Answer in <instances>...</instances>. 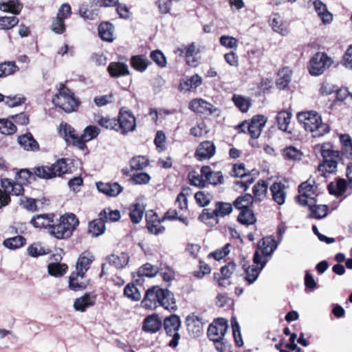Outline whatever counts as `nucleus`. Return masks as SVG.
Here are the masks:
<instances>
[{"label":"nucleus","mask_w":352,"mask_h":352,"mask_svg":"<svg viewBox=\"0 0 352 352\" xmlns=\"http://www.w3.org/2000/svg\"><path fill=\"white\" fill-rule=\"evenodd\" d=\"M271 26L275 32L282 35H286L287 34V30L282 23L281 19L279 16L274 17L272 19Z\"/></svg>","instance_id":"64"},{"label":"nucleus","mask_w":352,"mask_h":352,"mask_svg":"<svg viewBox=\"0 0 352 352\" xmlns=\"http://www.w3.org/2000/svg\"><path fill=\"white\" fill-rule=\"evenodd\" d=\"M339 157H331L323 160V163L318 166V171L322 175L326 177V173H332L336 171Z\"/></svg>","instance_id":"32"},{"label":"nucleus","mask_w":352,"mask_h":352,"mask_svg":"<svg viewBox=\"0 0 352 352\" xmlns=\"http://www.w3.org/2000/svg\"><path fill=\"white\" fill-rule=\"evenodd\" d=\"M233 271L228 268V265L221 267L219 272L214 274V278L217 281L219 287H226L230 285V278Z\"/></svg>","instance_id":"22"},{"label":"nucleus","mask_w":352,"mask_h":352,"mask_svg":"<svg viewBox=\"0 0 352 352\" xmlns=\"http://www.w3.org/2000/svg\"><path fill=\"white\" fill-rule=\"evenodd\" d=\"M215 207L219 217H224L230 214L232 211V206L229 203L217 202Z\"/></svg>","instance_id":"60"},{"label":"nucleus","mask_w":352,"mask_h":352,"mask_svg":"<svg viewBox=\"0 0 352 352\" xmlns=\"http://www.w3.org/2000/svg\"><path fill=\"white\" fill-rule=\"evenodd\" d=\"M162 221V219L155 221L154 223L153 221H148V223H146V228L149 232L154 234L162 233L165 230L164 227L161 225Z\"/></svg>","instance_id":"63"},{"label":"nucleus","mask_w":352,"mask_h":352,"mask_svg":"<svg viewBox=\"0 0 352 352\" xmlns=\"http://www.w3.org/2000/svg\"><path fill=\"white\" fill-rule=\"evenodd\" d=\"M254 197L250 194H245L239 197L233 203L234 207L242 211L250 209L249 206L253 203Z\"/></svg>","instance_id":"42"},{"label":"nucleus","mask_w":352,"mask_h":352,"mask_svg":"<svg viewBox=\"0 0 352 352\" xmlns=\"http://www.w3.org/2000/svg\"><path fill=\"white\" fill-rule=\"evenodd\" d=\"M100 133V130L96 126H88L83 131V133L79 136V140L77 142V146L80 149H84L85 143L96 138Z\"/></svg>","instance_id":"17"},{"label":"nucleus","mask_w":352,"mask_h":352,"mask_svg":"<svg viewBox=\"0 0 352 352\" xmlns=\"http://www.w3.org/2000/svg\"><path fill=\"white\" fill-rule=\"evenodd\" d=\"M267 118L263 115L254 116L250 122L245 121L239 127L241 132L248 133L252 138H258L267 122Z\"/></svg>","instance_id":"6"},{"label":"nucleus","mask_w":352,"mask_h":352,"mask_svg":"<svg viewBox=\"0 0 352 352\" xmlns=\"http://www.w3.org/2000/svg\"><path fill=\"white\" fill-rule=\"evenodd\" d=\"M159 273L157 265H142L138 270L137 274L140 277L146 276L152 278Z\"/></svg>","instance_id":"46"},{"label":"nucleus","mask_w":352,"mask_h":352,"mask_svg":"<svg viewBox=\"0 0 352 352\" xmlns=\"http://www.w3.org/2000/svg\"><path fill=\"white\" fill-rule=\"evenodd\" d=\"M54 218V214H37L32 217L30 223L34 228L48 229L50 231L53 225Z\"/></svg>","instance_id":"16"},{"label":"nucleus","mask_w":352,"mask_h":352,"mask_svg":"<svg viewBox=\"0 0 352 352\" xmlns=\"http://www.w3.org/2000/svg\"><path fill=\"white\" fill-rule=\"evenodd\" d=\"M26 242L25 239L22 236H16L4 240L3 245L7 248L15 250L22 247Z\"/></svg>","instance_id":"43"},{"label":"nucleus","mask_w":352,"mask_h":352,"mask_svg":"<svg viewBox=\"0 0 352 352\" xmlns=\"http://www.w3.org/2000/svg\"><path fill=\"white\" fill-rule=\"evenodd\" d=\"M117 131L125 135L133 131L136 127V120L133 112L126 107H122L119 112L117 120Z\"/></svg>","instance_id":"5"},{"label":"nucleus","mask_w":352,"mask_h":352,"mask_svg":"<svg viewBox=\"0 0 352 352\" xmlns=\"http://www.w3.org/2000/svg\"><path fill=\"white\" fill-rule=\"evenodd\" d=\"M181 325V321L177 315L173 314L169 317H166L164 321V329L166 333L172 337L171 340L168 343V346L175 348L178 345L180 339L178 331Z\"/></svg>","instance_id":"7"},{"label":"nucleus","mask_w":352,"mask_h":352,"mask_svg":"<svg viewBox=\"0 0 352 352\" xmlns=\"http://www.w3.org/2000/svg\"><path fill=\"white\" fill-rule=\"evenodd\" d=\"M162 327V322L157 314H152L147 316L143 322V330L145 332L154 333L158 331Z\"/></svg>","instance_id":"19"},{"label":"nucleus","mask_w":352,"mask_h":352,"mask_svg":"<svg viewBox=\"0 0 352 352\" xmlns=\"http://www.w3.org/2000/svg\"><path fill=\"white\" fill-rule=\"evenodd\" d=\"M19 19L16 16L0 17V30H10L19 23Z\"/></svg>","instance_id":"54"},{"label":"nucleus","mask_w":352,"mask_h":352,"mask_svg":"<svg viewBox=\"0 0 352 352\" xmlns=\"http://www.w3.org/2000/svg\"><path fill=\"white\" fill-rule=\"evenodd\" d=\"M331 59L322 52H317L310 60L309 70L313 76H319L331 65Z\"/></svg>","instance_id":"8"},{"label":"nucleus","mask_w":352,"mask_h":352,"mask_svg":"<svg viewBox=\"0 0 352 352\" xmlns=\"http://www.w3.org/2000/svg\"><path fill=\"white\" fill-rule=\"evenodd\" d=\"M59 219L63 223L65 234L67 236V238L69 237L78 226L79 223L78 219L72 213L63 215Z\"/></svg>","instance_id":"15"},{"label":"nucleus","mask_w":352,"mask_h":352,"mask_svg":"<svg viewBox=\"0 0 352 352\" xmlns=\"http://www.w3.org/2000/svg\"><path fill=\"white\" fill-rule=\"evenodd\" d=\"M32 170L35 176L50 179L67 173L68 166L65 159H60L52 164L36 166Z\"/></svg>","instance_id":"4"},{"label":"nucleus","mask_w":352,"mask_h":352,"mask_svg":"<svg viewBox=\"0 0 352 352\" xmlns=\"http://www.w3.org/2000/svg\"><path fill=\"white\" fill-rule=\"evenodd\" d=\"M50 233L59 239L67 238V236L65 234L63 223L60 222V219H56V221L54 220Z\"/></svg>","instance_id":"49"},{"label":"nucleus","mask_w":352,"mask_h":352,"mask_svg":"<svg viewBox=\"0 0 352 352\" xmlns=\"http://www.w3.org/2000/svg\"><path fill=\"white\" fill-rule=\"evenodd\" d=\"M22 8L23 5L18 0H9L8 2L0 3V10L14 14H19Z\"/></svg>","instance_id":"37"},{"label":"nucleus","mask_w":352,"mask_h":352,"mask_svg":"<svg viewBox=\"0 0 352 352\" xmlns=\"http://www.w3.org/2000/svg\"><path fill=\"white\" fill-rule=\"evenodd\" d=\"M258 250L263 256H270L277 248L275 240L271 236L262 239L258 243Z\"/></svg>","instance_id":"25"},{"label":"nucleus","mask_w":352,"mask_h":352,"mask_svg":"<svg viewBox=\"0 0 352 352\" xmlns=\"http://www.w3.org/2000/svg\"><path fill=\"white\" fill-rule=\"evenodd\" d=\"M59 133L66 142H71L77 146L79 136L76 134L75 130L67 123H61L59 126Z\"/></svg>","instance_id":"24"},{"label":"nucleus","mask_w":352,"mask_h":352,"mask_svg":"<svg viewBox=\"0 0 352 352\" xmlns=\"http://www.w3.org/2000/svg\"><path fill=\"white\" fill-rule=\"evenodd\" d=\"M105 221H117L120 219V213L118 210H112L110 208H104L99 214Z\"/></svg>","instance_id":"53"},{"label":"nucleus","mask_w":352,"mask_h":352,"mask_svg":"<svg viewBox=\"0 0 352 352\" xmlns=\"http://www.w3.org/2000/svg\"><path fill=\"white\" fill-rule=\"evenodd\" d=\"M319 151L324 160L331 157H339V152L332 149V145L329 143L323 144L320 148Z\"/></svg>","instance_id":"50"},{"label":"nucleus","mask_w":352,"mask_h":352,"mask_svg":"<svg viewBox=\"0 0 352 352\" xmlns=\"http://www.w3.org/2000/svg\"><path fill=\"white\" fill-rule=\"evenodd\" d=\"M124 294L127 298L134 301H138L141 299L142 295L138 287L133 284H128L124 289Z\"/></svg>","instance_id":"48"},{"label":"nucleus","mask_w":352,"mask_h":352,"mask_svg":"<svg viewBox=\"0 0 352 352\" xmlns=\"http://www.w3.org/2000/svg\"><path fill=\"white\" fill-rule=\"evenodd\" d=\"M145 208V205L140 202H135L130 206L129 216L132 223L137 224L142 221Z\"/></svg>","instance_id":"23"},{"label":"nucleus","mask_w":352,"mask_h":352,"mask_svg":"<svg viewBox=\"0 0 352 352\" xmlns=\"http://www.w3.org/2000/svg\"><path fill=\"white\" fill-rule=\"evenodd\" d=\"M202 78L197 74L192 76L190 78L184 80L179 84V89L182 91H189L196 89L201 85Z\"/></svg>","instance_id":"30"},{"label":"nucleus","mask_w":352,"mask_h":352,"mask_svg":"<svg viewBox=\"0 0 352 352\" xmlns=\"http://www.w3.org/2000/svg\"><path fill=\"white\" fill-rule=\"evenodd\" d=\"M52 102L66 113L75 111L79 104L74 94L63 85H60L58 92L53 98Z\"/></svg>","instance_id":"3"},{"label":"nucleus","mask_w":352,"mask_h":352,"mask_svg":"<svg viewBox=\"0 0 352 352\" xmlns=\"http://www.w3.org/2000/svg\"><path fill=\"white\" fill-rule=\"evenodd\" d=\"M189 108L197 113L212 114L216 111L214 106L203 99H195L189 103Z\"/></svg>","instance_id":"12"},{"label":"nucleus","mask_w":352,"mask_h":352,"mask_svg":"<svg viewBox=\"0 0 352 352\" xmlns=\"http://www.w3.org/2000/svg\"><path fill=\"white\" fill-rule=\"evenodd\" d=\"M14 182H12L11 179L4 178L1 179V186L4 190V192L0 190V208L8 205L10 201L9 192L10 188Z\"/></svg>","instance_id":"26"},{"label":"nucleus","mask_w":352,"mask_h":352,"mask_svg":"<svg viewBox=\"0 0 352 352\" xmlns=\"http://www.w3.org/2000/svg\"><path fill=\"white\" fill-rule=\"evenodd\" d=\"M238 221L243 225H252L256 222V218L252 210L246 209L241 211Z\"/></svg>","instance_id":"44"},{"label":"nucleus","mask_w":352,"mask_h":352,"mask_svg":"<svg viewBox=\"0 0 352 352\" xmlns=\"http://www.w3.org/2000/svg\"><path fill=\"white\" fill-rule=\"evenodd\" d=\"M151 176L146 173L134 174L130 179L131 182L135 185H144L149 183Z\"/></svg>","instance_id":"57"},{"label":"nucleus","mask_w":352,"mask_h":352,"mask_svg":"<svg viewBox=\"0 0 352 352\" xmlns=\"http://www.w3.org/2000/svg\"><path fill=\"white\" fill-rule=\"evenodd\" d=\"M254 200L261 201L266 196L267 184L264 181L258 182L253 187Z\"/></svg>","instance_id":"39"},{"label":"nucleus","mask_w":352,"mask_h":352,"mask_svg":"<svg viewBox=\"0 0 352 352\" xmlns=\"http://www.w3.org/2000/svg\"><path fill=\"white\" fill-rule=\"evenodd\" d=\"M232 101L235 106L243 113H246L251 106V100L241 95L234 94L232 97Z\"/></svg>","instance_id":"40"},{"label":"nucleus","mask_w":352,"mask_h":352,"mask_svg":"<svg viewBox=\"0 0 352 352\" xmlns=\"http://www.w3.org/2000/svg\"><path fill=\"white\" fill-rule=\"evenodd\" d=\"M48 273L54 277H60L67 271V265H47Z\"/></svg>","instance_id":"61"},{"label":"nucleus","mask_w":352,"mask_h":352,"mask_svg":"<svg viewBox=\"0 0 352 352\" xmlns=\"http://www.w3.org/2000/svg\"><path fill=\"white\" fill-rule=\"evenodd\" d=\"M231 325L235 342L237 346H241L243 345V340L240 332V327L236 318L232 317L231 318Z\"/></svg>","instance_id":"58"},{"label":"nucleus","mask_w":352,"mask_h":352,"mask_svg":"<svg viewBox=\"0 0 352 352\" xmlns=\"http://www.w3.org/2000/svg\"><path fill=\"white\" fill-rule=\"evenodd\" d=\"M292 114L286 111H280L276 116V120L278 122V128L284 131L287 130Z\"/></svg>","instance_id":"45"},{"label":"nucleus","mask_w":352,"mask_h":352,"mask_svg":"<svg viewBox=\"0 0 352 352\" xmlns=\"http://www.w3.org/2000/svg\"><path fill=\"white\" fill-rule=\"evenodd\" d=\"M186 322L188 331L194 337H199L203 333L204 322L199 316L195 314L189 315L186 318Z\"/></svg>","instance_id":"13"},{"label":"nucleus","mask_w":352,"mask_h":352,"mask_svg":"<svg viewBox=\"0 0 352 352\" xmlns=\"http://www.w3.org/2000/svg\"><path fill=\"white\" fill-rule=\"evenodd\" d=\"M88 269L87 265H76L75 270L69 278V287L71 289L76 291L86 287L87 283L84 280V276Z\"/></svg>","instance_id":"10"},{"label":"nucleus","mask_w":352,"mask_h":352,"mask_svg":"<svg viewBox=\"0 0 352 352\" xmlns=\"http://www.w3.org/2000/svg\"><path fill=\"white\" fill-rule=\"evenodd\" d=\"M273 200L278 205H283L286 199V186L281 182H274L270 187Z\"/></svg>","instance_id":"18"},{"label":"nucleus","mask_w":352,"mask_h":352,"mask_svg":"<svg viewBox=\"0 0 352 352\" xmlns=\"http://www.w3.org/2000/svg\"><path fill=\"white\" fill-rule=\"evenodd\" d=\"M129 164L131 170H141L148 166L149 160L146 156L138 155L132 157Z\"/></svg>","instance_id":"41"},{"label":"nucleus","mask_w":352,"mask_h":352,"mask_svg":"<svg viewBox=\"0 0 352 352\" xmlns=\"http://www.w3.org/2000/svg\"><path fill=\"white\" fill-rule=\"evenodd\" d=\"M106 261L109 264H128L129 256L124 252L119 254H112L107 256Z\"/></svg>","instance_id":"47"},{"label":"nucleus","mask_w":352,"mask_h":352,"mask_svg":"<svg viewBox=\"0 0 352 352\" xmlns=\"http://www.w3.org/2000/svg\"><path fill=\"white\" fill-rule=\"evenodd\" d=\"M245 270V280L249 284L253 283L258 278L260 272L265 265H246Z\"/></svg>","instance_id":"34"},{"label":"nucleus","mask_w":352,"mask_h":352,"mask_svg":"<svg viewBox=\"0 0 352 352\" xmlns=\"http://www.w3.org/2000/svg\"><path fill=\"white\" fill-rule=\"evenodd\" d=\"M314 6L318 16L323 23L329 24L333 20V14L328 11L327 6L320 0H315L314 1Z\"/></svg>","instance_id":"21"},{"label":"nucleus","mask_w":352,"mask_h":352,"mask_svg":"<svg viewBox=\"0 0 352 352\" xmlns=\"http://www.w3.org/2000/svg\"><path fill=\"white\" fill-rule=\"evenodd\" d=\"M105 220L100 216L98 219L89 222L88 232L94 237L102 234L105 230Z\"/></svg>","instance_id":"28"},{"label":"nucleus","mask_w":352,"mask_h":352,"mask_svg":"<svg viewBox=\"0 0 352 352\" xmlns=\"http://www.w3.org/2000/svg\"><path fill=\"white\" fill-rule=\"evenodd\" d=\"M141 304L147 309H155L159 306H162L168 310H175L177 307L173 294L168 289H162L159 286L148 288Z\"/></svg>","instance_id":"1"},{"label":"nucleus","mask_w":352,"mask_h":352,"mask_svg":"<svg viewBox=\"0 0 352 352\" xmlns=\"http://www.w3.org/2000/svg\"><path fill=\"white\" fill-rule=\"evenodd\" d=\"M292 78V71L289 68H283L278 73L276 86L279 89H285Z\"/></svg>","instance_id":"31"},{"label":"nucleus","mask_w":352,"mask_h":352,"mask_svg":"<svg viewBox=\"0 0 352 352\" xmlns=\"http://www.w3.org/2000/svg\"><path fill=\"white\" fill-rule=\"evenodd\" d=\"M317 190L318 186L315 184V181H311V179L302 183L298 187L299 193L309 198H313L311 196L315 195Z\"/></svg>","instance_id":"38"},{"label":"nucleus","mask_w":352,"mask_h":352,"mask_svg":"<svg viewBox=\"0 0 352 352\" xmlns=\"http://www.w3.org/2000/svg\"><path fill=\"white\" fill-rule=\"evenodd\" d=\"M216 147L213 142L204 141L198 146L195 157L199 161L210 159L214 155Z\"/></svg>","instance_id":"11"},{"label":"nucleus","mask_w":352,"mask_h":352,"mask_svg":"<svg viewBox=\"0 0 352 352\" xmlns=\"http://www.w3.org/2000/svg\"><path fill=\"white\" fill-rule=\"evenodd\" d=\"M351 96L352 94L350 93L347 88L342 87L336 90V100L343 102L345 104H351Z\"/></svg>","instance_id":"56"},{"label":"nucleus","mask_w":352,"mask_h":352,"mask_svg":"<svg viewBox=\"0 0 352 352\" xmlns=\"http://www.w3.org/2000/svg\"><path fill=\"white\" fill-rule=\"evenodd\" d=\"M298 122L314 138L321 137L328 133L330 126L322 122L321 116L316 111L300 112L297 114Z\"/></svg>","instance_id":"2"},{"label":"nucleus","mask_w":352,"mask_h":352,"mask_svg":"<svg viewBox=\"0 0 352 352\" xmlns=\"http://www.w3.org/2000/svg\"><path fill=\"white\" fill-rule=\"evenodd\" d=\"M231 245L230 243L226 244L223 248L216 250L210 252L208 257L213 258L217 261H220L222 258L226 257L230 252Z\"/></svg>","instance_id":"52"},{"label":"nucleus","mask_w":352,"mask_h":352,"mask_svg":"<svg viewBox=\"0 0 352 352\" xmlns=\"http://www.w3.org/2000/svg\"><path fill=\"white\" fill-rule=\"evenodd\" d=\"M151 64V61L143 55L133 56L131 58V66L140 72H144Z\"/></svg>","instance_id":"35"},{"label":"nucleus","mask_w":352,"mask_h":352,"mask_svg":"<svg viewBox=\"0 0 352 352\" xmlns=\"http://www.w3.org/2000/svg\"><path fill=\"white\" fill-rule=\"evenodd\" d=\"M94 304V299L89 294H85L75 300L74 307L76 311H84L87 307Z\"/></svg>","instance_id":"36"},{"label":"nucleus","mask_w":352,"mask_h":352,"mask_svg":"<svg viewBox=\"0 0 352 352\" xmlns=\"http://www.w3.org/2000/svg\"><path fill=\"white\" fill-rule=\"evenodd\" d=\"M16 131V126L10 120H0V133L4 135H12Z\"/></svg>","instance_id":"51"},{"label":"nucleus","mask_w":352,"mask_h":352,"mask_svg":"<svg viewBox=\"0 0 352 352\" xmlns=\"http://www.w3.org/2000/svg\"><path fill=\"white\" fill-rule=\"evenodd\" d=\"M18 142L26 151H37L39 150L38 143L30 133L19 136Z\"/></svg>","instance_id":"20"},{"label":"nucleus","mask_w":352,"mask_h":352,"mask_svg":"<svg viewBox=\"0 0 352 352\" xmlns=\"http://www.w3.org/2000/svg\"><path fill=\"white\" fill-rule=\"evenodd\" d=\"M107 70L111 77L118 78L129 74L128 66L120 62H112L108 66Z\"/></svg>","instance_id":"27"},{"label":"nucleus","mask_w":352,"mask_h":352,"mask_svg":"<svg viewBox=\"0 0 352 352\" xmlns=\"http://www.w3.org/2000/svg\"><path fill=\"white\" fill-rule=\"evenodd\" d=\"M311 201L309 208L311 212V217L320 219L327 215L329 207L327 205H316L315 199H311Z\"/></svg>","instance_id":"33"},{"label":"nucleus","mask_w":352,"mask_h":352,"mask_svg":"<svg viewBox=\"0 0 352 352\" xmlns=\"http://www.w3.org/2000/svg\"><path fill=\"white\" fill-rule=\"evenodd\" d=\"M96 122L101 126L117 131V119L110 118L109 117H100L96 120Z\"/></svg>","instance_id":"55"},{"label":"nucleus","mask_w":352,"mask_h":352,"mask_svg":"<svg viewBox=\"0 0 352 352\" xmlns=\"http://www.w3.org/2000/svg\"><path fill=\"white\" fill-rule=\"evenodd\" d=\"M219 42L222 46L226 48L236 49L238 46V40L234 37L230 36H221L219 39Z\"/></svg>","instance_id":"62"},{"label":"nucleus","mask_w":352,"mask_h":352,"mask_svg":"<svg viewBox=\"0 0 352 352\" xmlns=\"http://www.w3.org/2000/svg\"><path fill=\"white\" fill-rule=\"evenodd\" d=\"M96 187L99 192L109 197H116L123 190L122 187L117 182L104 183L100 182L96 183Z\"/></svg>","instance_id":"14"},{"label":"nucleus","mask_w":352,"mask_h":352,"mask_svg":"<svg viewBox=\"0 0 352 352\" xmlns=\"http://www.w3.org/2000/svg\"><path fill=\"white\" fill-rule=\"evenodd\" d=\"M151 58L160 67H165L167 62L164 54L160 50H155L151 53Z\"/></svg>","instance_id":"59"},{"label":"nucleus","mask_w":352,"mask_h":352,"mask_svg":"<svg viewBox=\"0 0 352 352\" xmlns=\"http://www.w3.org/2000/svg\"><path fill=\"white\" fill-rule=\"evenodd\" d=\"M98 34L105 41L111 42L114 39V27L109 22H102L98 26Z\"/></svg>","instance_id":"29"},{"label":"nucleus","mask_w":352,"mask_h":352,"mask_svg":"<svg viewBox=\"0 0 352 352\" xmlns=\"http://www.w3.org/2000/svg\"><path fill=\"white\" fill-rule=\"evenodd\" d=\"M228 321L224 318H217L210 324L208 328V336L212 342L224 340L225 334L228 330Z\"/></svg>","instance_id":"9"}]
</instances>
